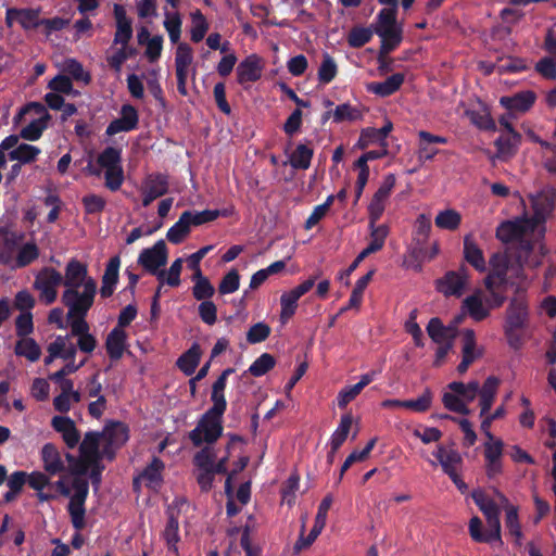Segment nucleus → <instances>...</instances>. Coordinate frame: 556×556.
Masks as SVG:
<instances>
[{
    "label": "nucleus",
    "mask_w": 556,
    "mask_h": 556,
    "mask_svg": "<svg viewBox=\"0 0 556 556\" xmlns=\"http://www.w3.org/2000/svg\"><path fill=\"white\" fill-rule=\"evenodd\" d=\"M54 486L62 496L70 497L67 513L73 528L75 530H83L86 527L85 503L89 493L88 480L75 477L72 481V488H70L64 479H59L54 482Z\"/></svg>",
    "instance_id": "f257e3e1"
},
{
    "label": "nucleus",
    "mask_w": 556,
    "mask_h": 556,
    "mask_svg": "<svg viewBox=\"0 0 556 556\" xmlns=\"http://www.w3.org/2000/svg\"><path fill=\"white\" fill-rule=\"evenodd\" d=\"M225 410V407L213 410L212 406L202 415L197 427L189 432V439L194 446H201L203 442L213 444L222 437Z\"/></svg>",
    "instance_id": "f03ea898"
},
{
    "label": "nucleus",
    "mask_w": 556,
    "mask_h": 556,
    "mask_svg": "<svg viewBox=\"0 0 556 556\" xmlns=\"http://www.w3.org/2000/svg\"><path fill=\"white\" fill-rule=\"evenodd\" d=\"M528 198L533 211L532 217H528V220L533 225L538 237H543L546 230L545 223L552 215L556 204V190L551 186H546L536 193H530Z\"/></svg>",
    "instance_id": "7ed1b4c3"
},
{
    "label": "nucleus",
    "mask_w": 556,
    "mask_h": 556,
    "mask_svg": "<svg viewBox=\"0 0 556 556\" xmlns=\"http://www.w3.org/2000/svg\"><path fill=\"white\" fill-rule=\"evenodd\" d=\"M376 34L381 38V52L389 53L402 41V28L396 23L394 9H382L377 18Z\"/></svg>",
    "instance_id": "20e7f679"
},
{
    "label": "nucleus",
    "mask_w": 556,
    "mask_h": 556,
    "mask_svg": "<svg viewBox=\"0 0 556 556\" xmlns=\"http://www.w3.org/2000/svg\"><path fill=\"white\" fill-rule=\"evenodd\" d=\"M222 215L219 210L186 211L178 222L168 230L167 238L172 242H178L186 238L192 226H200L216 219Z\"/></svg>",
    "instance_id": "39448f33"
},
{
    "label": "nucleus",
    "mask_w": 556,
    "mask_h": 556,
    "mask_svg": "<svg viewBox=\"0 0 556 556\" xmlns=\"http://www.w3.org/2000/svg\"><path fill=\"white\" fill-rule=\"evenodd\" d=\"M496 237L502 243L541 238L534 232V227L527 216L502 223L496 230Z\"/></svg>",
    "instance_id": "423d86ee"
},
{
    "label": "nucleus",
    "mask_w": 556,
    "mask_h": 556,
    "mask_svg": "<svg viewBox=\"0 0 556 556\" xmlns=\"http://www.w3.org/2000/svg\"><path fill=\"white\" fill-rule=\"evenodd\" d=\"M121 162V150L113 147L104 149L98 157L99 165L105 169V185L111 190H117L124 180Z\"/></svg>",
    "instance_id": "0eeeda50"
},
{
    "label": "nucleus",
    "mask_w": 556,
    "mask_h": 556,
    "mask_svg": "<svg viewBox=\"0 0 556 556\" xmlns=\"http://www.w3.org/2000/svg\"><path fill=\"white\" fill-rule=\"evenodd\" d=\"M167 245H152L141 251L138 257V264L150 275L156 276L160 283H164L166 271L161 269V267L167 264Z\"/></svg>",
    "instance_id": "6e6552de"
},
{
    "label": "nucleus",
    "mask_w": 556,
    "mask_h": 556,
    "mask_svg": "<svg viewBox=\"0 0 556 556\" xmlns=\"http://www.w3.org/2000/svg\"><path fill=\"white\" fill-rule=\"evenodd\" d=\"M500 510L484 516L489 529L483 531L482 520L475 516L469 521V534L471 539L477 543H492L497 541L502 544L501 538V521H500Z\"/></svg>",
    "instance_id": "1a4fd4ad"
},
{
    "label": "nucleus",
    "mask_w": 556,
    "mask_h": 556,
    "mask_svg": "<svg viewBox=\"0 0 556 556\" xmlns=\"http://www.w3.org/2000/svg\"><path fill=\"white\" fill-rule=\"evenodd\" d=\"M529 323V305L523 292L510 299L509 305L506 309L505 325L509 329H523Z\"/></svg>",
    "instance_id": "9d476101"
},
{
    "label": "nucleus",
    "mask_w": 556,
    "mask_h": 556,
    "mask_svg": "<svg viewBox=\"0 0 556 556\" xmlns=\"http://www.w3.org/2000/svg\"><path fill=\"white\" fill-rule=\"evenodd\" d=\"M63 282L62 275L54 268H45L36 278L34 287L40 291V299L52 304L56 299V287Z\"/></svg>",
    "instance_id": "9b49d317"
},
{
    "label": "nucleus",
    "mask_w": 556,
    "mask_h": 556,
    "mask_svg": "<svg viewBox=\"0 0 556 556\" xmlns=\"http://www.w3.org/2000/svg\"><path fill=\"white\" fill-rule=\"evenodd\" d=\"M395 185V176L390 174L384 177L382 184L375 192L371 202L368 206L371 225L377 222L382 215L386 202Z\"/></svg>",
    "instance_id": "f8f14e48"
},
{
    "label": "nucleus",
    "mask_w": 556,
    "mask_h": 556,
    "mask_svg": "<svg viewBox=\"0 0 556 556\" xmlns=\"http://www.w3.org/2000/svg\"><path fill=\"white\" fill-rule=\"evenodd\" d=\"M439 253L438 245H412L403 257L402 265L416 271L421 270L422 263L430 261Z\"/></svg>",
    "instance_id": "ddd939ff"
},
{
    "label": "nucleus",
    "mask_w": 556,
    "mask_h": 556,
    "mask_svg": "<svg viewBox=\"0 0 556 556\" xmlns=\"http://www.w3.org/2000/svg\"><path fill=\"white\" fill-rule=\"evenodd\" d=\"M62 302L68 307V316H86L93 304V300L79 293L77 289H66L62 295Z\"/></svg>",
    "instance_id": "4468645a"
},
{
    "label": "nucleus",
    "mask_w": 556,
    "mask_h": 556,
    "mask_svg": "<svg viewBox=\"0 0 556 556\" xmlns=\"http://www.w3.org/2000/svg\"><path fill=\"white\" fill-rule=\"evenodd\" d=\"M113 11L116 22L113 42L114 45L127 46L132 37L131 20L127 16L126 10L122 4H114Z\"/></svg>",
    "instance_id": "2eb2a0df"
},
{
    "label": "nucleus",
    "mask_w": 556,
    "mask_h": 556,
    "mask_svg": "<svg viewBox=\"0 0 556 556\" xmlns=\"http://www.w3.org/2000/svg\"><path fill=\"white\" fill-rule=\"evenodd\" d=\"M53 429L62 434V438L68 448H74L79 440L80 432L75 426L73 419L67 416H54L51 420Z\"/></svg>",
    "instance_id": "dca6fc26"
},
{
    "label": "nucleus",
    "mask_w": 556,
    "mask_h": 556,
    "mask_svg": "<svg viewBox=\"0 0 556 556\" xmlns=\"http://www.w3.org/2000/svg\"><path fill=\"white\" fill-rule=\"evenodd\" d=\"M419 143H418V159L419 161H429L432 160L433 156L439 152L435 148V144L441 143L444 144L447 142L445 137L432 135L426 130H420L418 132Z\"/></svg>",
    "instance_id": "f3484780"
},
{
    "label": "nucleus",
    "mask_w": 556,
    "mask_h": 556,
    "mask_svg": "<svg viewBox=\"0 0 556 556\" xmlns=\"http://www.w3.org/2000/svg\"><path fill=\"white\" fill-rule=\"evenodd\" d=\"M262 75L261 60L252 54L244 59L237 67L238 83L243 85L245 83L256 81Z\"/></svg>",
    "instance_id": "a211bd4d"
},
{
    "label": "nucleus",
    "mask_w": 556,
    "mask_h": 556,
    "mask_svg": "<svg viewBox=\"0 0 556 556\" xmlns=\"http://www.w3.org/2000/svg\"><path fill=\"white\" fill-rule=\"evenodd\" d=\"M437 290L445 296H460L466 286L464 276H459L456 271L450 270L442 278L437 280Z\"/></svg>",
    "instance_id": "6ab92c4d"
},
{
    "label": "nucleus",
    "mask_w": 556,
    "mask_h": 556,
    "mask_svg": "<svg viewBox=\"0 0 556 556\" xmlns=\"http://www.w3.org/2000/svg\"><path fill=\"white\" fill-rule=\"evenodd\" d=\"M192 63H193L192 48L186 42L178 43V46L176 48V52H175L176 77L189 76V74L191 72L194 75L195 70L191 67Z\"/></svg>",
    "instance_id": "aec40b11"
},
{
    "label": "nucleus",
    "mask_w": 556,
    "mask_h": 556,
    "mask_svg": "<svg viewBox=\"0 0 556 556\" xmlns=\"http://www.w3.org/2000/svg\"><path fill=\"white\" fill-rule=\"evenodd\" d=\"M167 187L168 184L164 176H149L143 186V206H148L152 201L165 194Z\"/></svg>",
    "instance_id": "412c9836"
},
{
    "label": "nucleus",
    "mask_w": 556,
    "mask_h": 556,
    "mask_svg": "<svg viewBox=\"0 0 556 556\" xmlns=\"http://www.w3.org/2000/svg\"><path fill=\"white\" fill-rule=\"evenodd\" d=\"M493 270L485 277L484 286L489 292L495 291V286H502L506 282L507 265L505 260L498 254L490 258Z\"/></svg>",
    "instance_id": "4be33fe9"
},
{
    "label": "nucleus",
    "mask_w": 556,
    "mask_h": 556,
    "mask_svg": "<svg viewBox=\"0 0 556 556\" xmlns=\"http://www.w3.org/2000/svg\"><path fill=\"white\" fill-rule=\"evenodd\" d=\"M127 334L118 327L113 328L106 337L105 349L111 361H118L122 358L126 349Z\"/></svg>",
    "instance_id": "5701e85b"
},
{
    "label": "nucleus",
    "mask_w": 556,
    "mask_h": 556,
    "mask_svg": "<svg viewBox=\"0 0 556 556\" xmlns=\"http://www.w3.org/2000/svg\"><path fill=\"white\" fill-rule=\"evenodd\" d=\"M498 384H500V379L496 378L495 376H490L485 379L482 388L481 389L479 388L478 393L480 395L479 405L481 408V410H480L481 417L485 416L489 413V410L491 409L494 399H495V395H496V392H497Z\"/></svg>",
    "instance_id": "b1692460"
},
{
    "label": "nucleus",
    "mask_w": 556,
    "mask_h": 556,
    "mask_svg": "<svg viewBox=\"0 0 556 556\" xmlns=\"http://www.w3.org/2000/svg\"><path fill=\"white\" fill-rule=\"evenodd\" d=\"M41 457L45 470L50 475H56L65 470L64 463L54 444L46 443L41 448Z\"/></svg>",
    "instance_id": "393cba45"
},
{
    "label": "nucleus",
    "mask_w": 556,
    "mask_h": 556,
    "mask_svg": "<svg viewBox=\"0 0 556 556\" xmlns=\"http://www.w3.org/2000/svg\"><path fill=\"white\" fill-rule=\"evenodd\" d=\"M535 101L534 92L527 90L518 92L511 97H502L500 102L509 111L526 112Z\"/></svg>",
    "instance_id": "a878e982"
},
{
    "label": "nucleus",
    "mask_w": 556,
    "mask_h": 556,
    "mask_svg": "<svg viewBox=\"0 0 556 556\" xmlns=\"http://www.w3.org/2000/svg\"><path fill=\"white\" fill-rule=\"evenodd\" d=\"M201 355V348L199 343L195 342L179 356L176 365L186 376H191L200 363Z\"/></svg>",
    "instance_id": "bb28decb"
},
{
    "label": "nucleus",
    "mask_w": 556,
    "mask_h": 556,
    "mask_svg": "<svg viewBox=\"0 0 556 556\" xmlns=\"http://www.w3.org/2000/svg\"><path fill=\"white\" fill-rule=\"evenodd\" d=\"M164 463L159 457H153L151 463L142 470L140 478L144 480L146 486L156 490L163 482L162 472L164 470Z\"/></svg>",
    "instance_id": "cd10ccee"
},
{
    "label": "nucleus",
    "mask_w": 556,
    "mask_h": 556,
    "mask_svg": "<svg viewBox=\"0 0 556 556\" xmlns=\"http://www.w3.org/2000/svg\"><path fill=\"white\" fill-rule=\"evenodd\" d=\"M434 456L439 460L443 472L448 477L457 472L456 466L462 464L463 460L456 450H446L443 445H438Z\"/></svg>",
    "instance_id": "c85d7f7f"
},
{
    "label": "nucleus",
    "mask_w": 556,
    "mask_h": 556,
    "mask_svg": "<svg viewBox=\"0 0 556 556\" xmlns=\"http://www.w3.org/2000/svg\"><path fill=\"white\" fill-rule=\"evenodd\" d=\"M101 432L89 431L85 434L83 442L79 445V454L87 460L97 462L101 459L100 456V439Z\"/></svg>",
    "instance_id": "c756f323"
},
{
    "label": "nucleus",
    "mask_w": 556,
    "mask_h": 556,
    "mask_svg": "<svg viewBox=\"0 0 556 556\" xmlns=\"http://www.w3.org/2000/svg\"><path fill=\"white\" fill-rule=\"evenodd\" d=\"M128 432V427L125 424L121 421H114L105 426L101 434L102 438L106 440V443H110L115 447H121L127 442L129 438Z\"/></svg>",
    "instance_id": "7c9ffc66"
},
{
    "label": "nucleus",
    "mask_w": 556,
    "mask_h": 556,
    "mask_svg": "<svg viewBox=\"0 0 556 556\" xmlns=\"http://www.w3.org/2000/svg\"><path fill=\"white\" fill-rule=\"evenodd\" d=\"M404 75L401 73L393 74L384 81L370 83L367 85V90L380 97H388L395 92L403 84Z\"/></svg>",
    "instance_id": "2f4dec72"
},
{
    "label": "nucleus",
    "mask_w": 556,
    "mask_h": 556,
    "mask_svg": "<svg viewBox=\"0 0 556 556\" xmlns=\"http://www.w3.org/2000/svg\"><path fill=\"white\" fill-rule=\"evenodd\" d=\"M235 372V369L229 367L223 370L216 381L213 383L211 401L213 402V410H217L220 407H227V402L224 395V391L227 383V377Z\"/></svg>",
    "instance_id": "473e14b6"
},
{
    "label": "nucleus",
    "mask_w": 556,
    "mask_h": 556,
    "mask_svg": "<svg viewBox=\"0 0 556 556\" xmlns=\"http://www.w3.org/2000/svg\"><path fill=\"white\" fill-rule=\"evenodd\" d=\"M427 333L434 343L443 344L450 340L452 333L456 336V330L455 328L444 326L439 317H433L427 325Z\"/></svg>",
    "instance_id": "72a5a7b5"
},
{
    "label": "nucleus",
    "mask_w": 556,
    "mask_h": 556,
    "mask_svg": "<svg viewBox=\"0 0 556 556\" xmlns=\"http://www.w3.org/2000/svg\"><path fill=\"white\" fill-rule=\"evenodd\" d=\"M168 520L163 532L164 540L166 541L169 551L177 553V543L180 540L178 530L179 522L177 515L174 513V508L167 509Z\"/></svg>",
    "instance_id": "f704fd0d"
},
{
    "label": "nucleus",
    "mask_w": 556,
    "mask_h": 556,
    "mask_svg": "<svg viewBox=\"0 0 556 556\" xmlns=\"http://www.w3.org/2000/svg\"><path fill=\"white\" fill-rule=\"evenodd\" d=\"M86 275V266L76 260H72L66 266L65 280L63 283L68 287V289H77L80 287Z\"/></svg>",
    "instance_id": "c9c22d12"
},
{
    "label": "nucleus",
    "mask_w": 556,
    "mask_h": 556,
    "mask_svg": "<svg viewBox=\"0 0 556 556\" xmlns=\"http://www.w3.org/2000/svg\"><path fill=\"white\" fill-rule=\"evenodd\" d=\"M375 269L369 270L366 275L362 276L355 283V287L351 293L349 304L345 307H342L340 313H343L351 308H358L362 300L365 289L367 288L368 283L371 281Z\"/></svg>",
    "instance_id": "e433bc0d"
},
{
    "label": "nucleus",
    "mask_w": 556,
    "mask_h": 556,
    "mask_svg": "<svg viewBox=\"0 0 556 556\" xmlns=\"http://www.w3.org/2000/svg\"><path fill=\"white\" fill-rule=\"evenodd\" d=\"M14 353L26 357L29 362H37L41 356V349L33 338L27 337L16 342Z\"/></svg>",
    "instance_id": "4c0bfd02"
},
{
    "label": "nucleus",
    "mask_w": 556,
    "mask_h": 556,
    "mask_svg": "<svg viewBox=\"0 0 556 556\" xmlns=\"http://www.w3.org/2000/svg\"><path fill=\"white\" fill-rule=\"evenodd\" d=\"M460 222V213L453 208L440 211L434 218V224L438 228L448 231L456 230Z\"/></svg>",
    "instance_id": "58836bf2"
},
{
    "label": "nucleus",
    "mask_w": 556,
    "mask_h": 556,
    "mask_svg": "<svg viewBox=\"0 0 556 556\" xmlns=\"http://www.w3.org/2000/svg\"><path fill=\"white\" fill-rule=\"evenodd\" d=\"M40 152V149L35 146L22 143L10 151L9 157L12 161H18L21 164H28L34 162Z\"/></svg>",
    "instance_id": "ea45409f"
},
{
    "label": "nucleus",
    "mask_w": 556,
    "mask_h": 556,
    "mask_svg": "<svg viewBox=\"0 0 556 556\" xmlns=\"http://www.w3.org/2000/svg\"><path fill=\"white\" fill-rule=\"evenodd\" d=\"M313 157V150L305 144H299L290 155V165L295 169H307Z\"/></svg>",
    "instance_id": "a19ab883"
},
{
    "label": "nucleus",
    "mask_w": 556,
    "mask_h": 556,
    "mask_svg": "<svg viewBox=\"0 0 556 556\" xmlns=\"http://www.w3.org/2000/svg\"><path fill=\"white\" fill-rule=\"evenodd\" d=\"M191 40L194 42H200L208 30V23L200 10H195L191 13Z\"/></svg>",
    "instance_id": "79ce46f5"
},
{
    "label": "nucleus",
    "mask_w": 556,
    "mask_h": 556,
    "mask_svg": "<svg viewBox=\"0 0 556 556\" xmlns=\"http://www.w3.org/2000/svg\"><path fill=\"white\" fill-rule=\"evenodd\" d=\"M333 121L336 123H342V122H355L359 121L363 117L362 111L352 106L349 103H343L338 105L333 111Z\"/></svg>",
    "instance_id": "37998d69"
},
{
    "label": "nucleus",
    "mask_w": 556,
    "mask_h": 556,
    "mask_svg": "<svg viewBox=\"0 0 556 556\" xmlns=\"http://www.w3.org/2000/svg\"><path fill=\"white\" fill-rule=\"evenodd\" d=\"M383 245H367L366 249H364L356 258L350 264V266L339 273L338 279L340 281L345 280V286L350 285L349 276L358 267V265L363 262L365 257L368 255L376 253L381 250Z\"/></svg>",
    "instance_id": "c03bdc74"
},
{
    "label": "nucleus",
    "mask_w": 556,
    "mask_h": 556,
    "mask_svg": "<svg viewBox=\"0 0 556 556\" xmlns=\"http://www.w3.org/2000/svg\"><path fill=\"white\" fill-rule=\"evenodd\" d=\"M275 365V357L269 353H263L252 363L248 371L254 377H261L273 369Z\"/></svg>",
    "instance_id": "a18cd8bd"
},
{
    "label": "nucleus",
    "mask_w": 556,
    "mask_h": 556,
    "mask_svg": "<svg viewBox=\"0 0 556 556\" xmlns=\"http://www.w3.org/2000/svg\"><path fill=\"white\" fill-rule=\"evenodd\" d=\"M505 525L510 535L515 536L516 544L521 545L522 531L518 518V509L515 506H509L506 509Z\"/></svg>",
    "instance_id": "49530a36"
},
{
    "label": "nucleus",
    "mask_w": 556,
    "mask_h": 556,
    "mask_svg": "<svg viewBox=\"0 0 556 556\" xmlns=\"http://www.w3.org/2000/svg\"><path fill=\"white\" fill-rule=\"evenodd\" d=\"M299 296L295 295L291 290L283 292L280 298L281 312L280 319L282 323L288 321L295 313L298 307Z\"/></svg>",
    "instance_id": "de8ad7c7"
},
{
    "label": "nucleus",
    "mask_w": 556,
    "mask_h": 556,
    "mask_svg": "<svg viewBox=\"0 0 556 556\" xmlns=\"http://www.w3.org/2000/svg\"><path fill=\"white\" fill-rule=\"evenodd\" d=\"M463 304L469 315L477 321H481L489 316V311L484 308L481 299L475 294L467 296Z\"/></svg>",
    "instance_id": "09e8293b"
},
{
    "label": "nucleus",
    "mask_w": 556,
    "mask_h": 556,
    "mask_svg": "<svg viewBox=\"0 0 556 556\" xmlns=\"http://www.w3.org/2000/svg\"><path fill=\"white\" fill-rule=\"evenodd\" d=\"M432 399V391L429 388H426L424 393L418 399L404 400V408L416 413H425L431 407Z\"/></svg>",
    "instance_id": "8fccbe9b"
},
{
    "label": "nucleus",
    "mask_w": 556,
    "mask_h": 556,
    "mask_svg": "<svg viewBox=\"0 0 556 556\" xmlns=\"http://www.w3.org/2000/svg\"><path fill=\"white\" fill-rule=\"evenodd\" d=\"M15 269L29 265L39 256L38 245H16Z\"/></svg>",
    "instance_id": "3c124183"
},
{
    "label": "nucleus",
    "mask_w": 556,
    "mask_h": 556,
    "mask_svg": "<svg viewBox=\"0 0 556 556\" xmlns=\"http://www.w3.org/2000/svg\"><path fill=\"white\" fill-rule=\"evenodd\" d=\"M464 257L478 271L482 273L486 269L483 253L478 245H464Z\"/></svg>",
    "instance_id": "603ef678"
},
{
    "label": "nucleus",
    "mask_w": 556,
    "mask_h": 556,
    "mask_svg": "<svg viewBox=\"0 0 556 556\" xmlns=\"http://www.w3.org/2000/svg\"><path fill=\"white\" fill-rule=\"evenodd\" d=\"M471 497L484 516L494 514L500 510L496 503L489 498L481 489L473 490L471 492Z\"/></svg>",
    "instance_id": "864d4df0"
},
{
    "label": "nucleus",
    "mask_w": 556,
    "mask_h": 556,
    "mask_svg": "<svg viewBox=\"0 0 556 556\" xmlns=\"http://www.w3.org/2000/svg\"><path fill=\"white\" fill-rule=\"evenodd\" d=\"M442 403L446 409L453 413L469 415L470 409L458 395L452 392H445L442 396Z\"/></svg>",
    "instance_id": "5fc2aeb1"
},
{
    "label": "nucleus",
    "mask_w": 556,
    "mask_h": 556,
    "mask_svg": "<svg viewBox=\"0 0 556 556\" xmlns=\"http://www.w3.org/2000/svg\"><path fill=\"white\" fill-rule=\"evenodd\" d=\"M164 27L173 43H178L181 35V18L178 13H166Z\"/></svg>",
    "instance_id": "6e6d98bb"
},
{
    "label": "nucleus",
    "mask_w": 556,
    "mask_h": 556,
    "mask_svg": "<svg viewBox=\"0 0 556 556\" xmlns=\"http://www.w3.org/2000/svg\"><path fill=\"white\" fill-rule=\"evenodd\" d=\"M324 528H325V526L314 522V526L311 529L308 535L306 538H304L303 533H304L305 525L303 523L301 535L293 546L294 553H300L302 549L309 547L314 543V541L318 538V535L321 533Z\"/></svg>",
    "instance_id": "4d7b16f0"
},
{
    "label": "nucleus",
    "mask_w": 556,
    "mask_h": 556,
    "mask_svg": "<svg viewBox=\"0 0 556 556\" xmlns=\"http://www.w3.org/2000/svg\"><path fill=\"white\" fill-rule=\"evenodd\" d=\"M270 327L264 323L260 321L250 327L247 332V341L250 344H256L265 341L270 336Z\"/></svg>",
    "instance_id": "13d9d810"
},
{
    "label": "nucleus",
    "mask_w": 556,
    "mask_h": 556,
    "mask_svg": "<svg viewBox=\"0 0 556 556\" xmlns=\"http://www.w3.org/2000/svg\"><path fill=\"white\" fill-rule=\"evenodd\" d=\"M463 342H464V344H463V350H462V353H463V357L462 358L463 359L467 358L472 364L476 358L481 356L480 353H476L475 352V349H476V336H475V331L472 329H466L465 330Z\"/></svg>",
    "instance_id": "bf43d9fd"
},
{
    "label": "nucleus",
    "mask_w": 556,
    "mask_h": 556,
    "mask_svg": "<svg viewBox=\"0 0 556 556\" xmlns=\"http://www.w3.org/2000/svg\"><path fill=\"white\" fill-rule=\"evenodd\" d=\"M240 275L237 269L229 270L220 280L218 286V292L220 294L233 293L239 289Z\"/></svg>",
    "instance_id": "052dcab7"
},
{
    "label": "nucleus",
    "mask_w": 556,
    "mask_h": 556,
    "mask_svg": "<svg viewBox=\"0 0 556 556\" xmlns=\"http://www.w3.org/2000/svg\"><path fill=\"white\" fill-rule=\"evenodd\" d=\"M337 75V64L329 54H324L323 62L318 70V79L324 83H330Z\"/></svg>",
    "instance_id": "680f3d73"
},
{
    "label": "nucleus",
    "mask_w": 556,
    "mask_h": 556,
    "mask_svg": "<svg viewBox=\"0 0 556 556\" xmlns=\"http://www.w3.org/2000/svg\"><path fill=\"white\" fill-rule=\"evenodd\" d=\"M16 336L27 338L34 331L33 314L30 312L21 313L15 319Z\"/></svg>",
    "instance_id": "e2e57ef3"
},
{
    "label": "nucleus",
    "mask_w": 556,
    "mask_h": 556,
    "mask_svg": "<svg viewBox=\"0 0 556 556\" xmlns=\"http://www.w3.org/2000/svg\"><path fill=\"white\" fill-rule=\"evenodd\" d=\"M46 127V117L40 116L21 130V137L26 140H37Z\"/></svg>",
    "instance_id": "0e129e2a"
},
{
    "label": "nucleus",
    "mask_w": 556,
    "mask_h": 556,
    "mask_svg": "<svg viewBox=\"0 0 556 556\" xmlns=\"http://www.w3.org/2000/svg\"><path fill=\"white\" fill-rule=\"evenodd\" d=\"M64 71L78 81H84L85 84L90 81L89 73L85 72L83 65L75 59H66L64 61Z\"/></svg>",
    "instance_id": "69168bd1"
},
{
    "label": "nucleus",
    "mask_w": 556,
    "mask_h": 556,
    "mask_svg": "<svg viewBox=\"0 0 556 556\" xmlns=\"http://www.w3.org/2000/svg\"><path fill=\"white\" fill-rule=\"evenodd\" d=\"M215 459L214 451L210 446H205L194 455L193 463L200 470H206L213 468Z\"/></svg>",
    "instance_id": "338daca9"
},
{
    "label": "nucleus",
    "mask_w": 556,
    "mask_h": 556,
    "mask_svg": "<svg viewBox=\"0 0 556 556\" xmlns=\"http://www.w3.org/2000/svg\"><path fill=\"white\" fill-rule=\"evenodd\" d=\"M535 70L547 79H556V59L543 58L535 64Z\"/></svg>",
    "instance_id": "774afa93"
}]
</instances>
